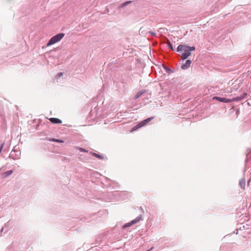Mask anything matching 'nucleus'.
Segmentation results:
<instances>
[{
    "mask_svg": "<svg viewBox=\"0 0 251 251\" xmlns=\"http://www.w3.org/2000/svg\"><path fill=\"white\" fill-rule=\"evenodd\" d=\"M188 49V46L185 45H179L177 47L176 51H183L181 55V59L182 60H183L187 59L190 55L191 52Z\"/></svg>",
    "mask_w": 251,
    "mask_h": 251,
    "instance_id": "1",
    "label": "nucleus"
},
{
    "mask_svg": "<svg viewBox=\"0 0 251 251\" xmlns=\"http://www.w3.org/2000/svg\"><path fill=\"white\" fill-rule=\"evenodd\" d=\"M65 36L63 33H58L51 37L47 43V46H50L60 41Z\"/></svg>",
    "mask_w": 251,
    "mask_h": 251,
    "instance_id": "2",
    "label": "nucleus"
},
{
    "mask_svg": "<svg viewBox=\"0 0 251 251\" xmlns=\"http://www.w3.org/2000/svg\"><path fill=\"white\" fill-rule=\"evenodd\" d=\"M153 118V117H150L143 120L141 122L137 124L135 126H134L132 128V130H135L137 129L147 125Z\"/></svg>",
    "mask_w": 251,
    "mask_h": 251,
    "instance_id": "3",
    "label": "nucleus"
},
{
    "mask_svg": "<svg viewBox=\"0 0 251 251\" xmlns=\"http://www.w3.org/2000/svg\"><path fill=\"white\" fill-rule=\"evenodd\" d=\"M141 217L142 216L141 215H140L139 216H138L137 218H136L134 220H132L130 222L125 225L124 226H123V227L124 228H126L127 227H128V226H131L134 225V224H136L137 223L139 222L141 219Z\"/></svg>",
    "mask_w": 251,
    "mask_h": 251,
    "instance_id": "4",
    "label": "nucleus"
},
{
    "mask_svg": "<svg viewBox=\"0 0 251 251\" xmlns=\"http://www.w3.org/2000/svg\"><path fill=\"white\" fill-rule=\"evenodd\" d=\"M247 94L246 93H244L240 96L233 98V100H234L235 101H239L245 99L247 97Z\"/></svg>",
    "mask_w": 251,
    "mask_h": 251,
    "instance_id": "5",
    "label": "nucleus"
},
{
    "mask_svg": "<svg viewBox=\"0 0 251 251\" xmlns=\"http://www.w3.org/2000/svg\"><path fill=\"white\" fill-rule=\"evenodd\" d=\"M191 61L190 60H187L185 63L182 64L181 66V68L183 70H186L190 66L191 64Z\"/></svg>",
    "mask_w": 251,
    "mask_h": 251,
    "instance_id": "6",
    "label": "nucleus"
},
{
    "mask_svg": "<svg viewBox=\"0 0 251 251\" xmlns=\"http://www.w3.org/2000/svg\"><path fill=\"white\" fill-rule=\"evenodd\" d=\"M13 173V171L12 170H9L1 174V176L3 178H6V177L9 176L11 175Z\"/></svg>",
    "mask_w": 251,
    "mask_h": 251,
    "instance_id": "7",
    "label": "nucleus"
},
{
    "mask_svg": "<svg viewBox=\"0 0 251 251\" xmlns=\"http://www.w3.org/2000/svg\"><path fill=\"white\" fill-rule=\"evenodd\" d=\"M50 121L53 124H61L62 123L61 120L56 118H51L50 119Z\"/></svg>",
    "mask_w": 251,
    "mask_h": 251,
    "instance_id": "8",
    "label": "nucleus"
},
{
    "mask_svg": "<svg viewBox=\"0 0 251 251\" xmlns=\"http://www.w3.org/2000/svg\"><path fill=\"white\" fill-rule=\"evenodd\" d=\"M246 181L245 178H242L239 181V185L241 188L245 189Z\"/></svg>",
    "mask_w": 251,
    "mask_h": 251,
    "instance_id": "9",
    "label": "nucleus"
},
{
    "mask_svg": "<svg viewBox=\"0 0 251 251\" xmlns=\"http://www.w3.org/2000/svg\"><path fill=\"white\" fill-rule=\"evenodd\" d=\"M49 140L50 141H52V142L60 143H64V141L62 140L57 139H55V138L49 139Z\"/></svg>",
    "mask_w": 251,
    "mask_h": 251,
    "instance_id": "10",
    "label": "nucleus"
},
{
    "mask_svg": "<svg viewBox=\"0 0 251 251\" xmlns=\"http://www.w3.org/2000/svg\"><path fill=\"white\" fill-rule=\"evenodd\" d=\"M131 2H132V1H126V2L122 3L120 5V7H121V8L124 7L128 5L129 4L131 3Z\"/></svg>",
    "mask_w": 251,
    "mask_h": 251,
    "instance_id": "11",
    "label": "nucleus"
},
{
    "mask_svg": "<svg viewBox=\"0 0 251 251\" xmlns=\"http://www.w3.org/2000/svg\"><path fill=\"white\" fill-rule=\"evenodd\" d=\"M213 99L214 100H217L218 101H221V102H225V98H221V97H215L213 98Z\"/></svg>",
    "mask_w": 251,
    "mask_h": 251,
    "instance_id": "12",
    "label": "nucleus"
},
{
    "mask_svg": "<svg viewBox=\"0 0 251 251\" xmlns=\"http://www.w3.org/2000/svg\"><path fill=\"white\" fill-rule=\"evenodd\" d=\"M163 68L168 74H171L173 72L172 70L166 66H163Z\"/></svg>",
    "mask_w": 251,
    "mask_h": 251,
    "instance_id": "13",
    "label": "nucleus"
},
{
    "mask_svg": "<svg viewBox=\"0 0 251 251\" xmlns=\"http://www.w3.org/2000/svg\"><path fill=\"white\" fill-rule=\"evenodd\" d=\"M143 93L142 92H141V91L138 92L135 96V97H134L135 99L136 100V99H138L143 94Z\"/></svg>",
    "mask_w": 251,
    "mask_h": 251,
    "instance_id": "14",
    "label": "nucleus"
},
{
    "mask_svg": "<svg viewBox=\"0 0 251 251\" xmlns=\"http://www.w3.org/2000/svg\"><path fill=\"white\" fill-rule=\"evenodd\" d=\"M232 101H235L234 100H233V98H232L231 99H229L225 98V102H224L229 103V102H232Z\"/></svg>",
    "mask_w": 251,
    "mask_h": 251,
    "instance_id": "15",
    "label": "nucleus"
},
{
    "mask_svg": "<svg viewBox=\"0 0 251 251\" xmlns=\"http://www.w3.org/2000/svg\"><path fill=\"white\" fill-rule=\"evenodd\" d=\"M93 155H94L95 156H96V157H98V158H100V159H102V158H103V157H102L101 155H100V154H97V153H93Z\"/></svg>",
    "mask_w": 251,
    "mask_h": 251,
    "instance_id": "16",
    "label": "nucleus"
},
{
    "mask_svg": "<svg viewBox=\"0 0 251 251\" xmlns=\"http://www.w3.org/2000/svg\"><path fill=\"white\" fill-rule=\"evenodd\" d=\"M167 46H168V48L169 49H171L172 50H174V48H173V47L172 44L171 43H170V42H169V43L168 44Z\"/></svg>",
    "mask_w": 251,
    "mask_h": 251,
    "instance_id": "17",
    "label": "nucleus"
},
{
    "mask_svg": "<svg viewBox=\"0 0 251 251\" xmlns=\"http://www.w3.org/2000/svg\"><path fill=\"white\" fill-rule=\"evenodd\" d=\"M188 50H189L190 51V52H191L192 51H194L195 50V47L193 46V47H190V46H188Z\"/></svg>",
    "mask_w": 251,
    "mask_h": 251,
    "instance_id": "18",
    "label": "nucleus"
},
{
    "mask_svg": "<svg viewBox=\"0 0 251 251\" xmlns=\"http://www.w3.org/2000/svg\"><path fill=\"white\" fill-rule=\"evenodd\" d=\"M149 33H150L151 35L155 36L156 35V33L152 31H149Z\"/></svg>",
    "mask_w": 251,
    "mask_h": 251,
    "instance_id": "19",
    "label": "nucleus"
},
{
    "mask_svg": "<svg viewBox=\"0 0 251 251\" xmlns=\"http://www.w3.org/2000/svg\"><path fill=\"white\" fill-rule=\"evenodd\" d=\"M79 150L81 151H83V152H87L88 151H87L86 150L83 149V148H79Z\"/></svg>",
    "mask_w": 251,
    "mask_h": 251,
    "instance_id": "20",
    "label": "nucleus"
},
{
    "mask_svg": "<svg viewBox=\"0 0 251 251\" xmlns=\"http://www.w3.org/2000/svg\"><path fill=\"white\" fill-rule=\"evenodd\" d=\"M62 75H63L62 73H58V74L57 75H56V78H58V77H60V76Z\"/></svg>",
    "mask_w": 251,
    "mask_h": 251,
    "instance_id": "21",
    "label": "nucleus"
},
{
    "mask_svg": "<svg viewBox=\"0 0 251 251\" xmlns=\"http://www.w3.org/2000/svg\"><path fill=\"white\" fill-rule=\"evenodd\" d=\"M12 151L15 152L16 151V146L14 147L12 150Z\"/></svg>",
    "mask_w": 251,
    "mask_h": 251,
    "instance_id": "22",
    "label": "nucleus"
},
{
    "mask_svg": "<svg viewBox=\"0 0 251 251\" xmlns=\"http://www.w3.org/2000/svg\"><path fill=\"white\" fill-rule=\"evenodd\" d=\"M152 249H153V247H152L151 249H150V250H148V251H151Z\"/></svg>",
    "mask_w": 251,
    "mask_h": 251,
    "instance_id": "23",
    "label": "nucleus"
}]
</instances>
